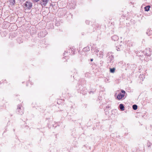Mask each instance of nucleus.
Listing matches in <instances>:
<instances>
[{
  "instance_id": "nucleus-1",
  "label": "nucleus",
  "mask_w": 152,
  "mask_h": 152,
  "mask_svg": "<svg viewBox=\"0 0 152 152\" xmlns=\"http://www.w3.org/2000/svg\"><path fill=\"white\" fill-rule=\"evenodd\" d=\"M121 93H120L118 94L117 96V98L118 100H120L124 98L126 94L125 91L122 90L121 91Z\"/></svg>"
},
{
  "instance_id": "nucleus-2",
  "label": "nucleus",
  "mask_w": 152,
  "mask_h": 152,
  "mask_svg": "<svg viewBox=\"0 0 152 152\" xmlns=\"http://www.w3.org/2000/svg\"><path fill=\"white\" fill-rule=\"evenodd\" d=\"M25 6L27 9H30L32 7V4L30 1H27L25 3Z\"/></svg>"
},
{
  "instance_id": "nucleus-3",
  "label": "nucleus",
  "mask_w": 152,
  "mask_h": 152,
  "mask_svg": "<svg viewBox=\"0 0 152 152\" xmlns=\"http://www.w3.org/2000/svg\"><path fill=\"white\" fill-rule=\"evenodd\" d=\"M47 0H42L40 1V4L42 6H45L48 3Z\"/></svg>"
},
{
  "instance_id": "nucleus-4",
  "label": "nucleus",
  "mask_w": 152,
  "mask_h": 152,
  "mask_svg": "<svg viewBox=\"0 0 152 152\" xmlns=\"http://www.w3.org/2000/svg\"><path fill=\"white\" fill-rule=\"evenodd\" d=\"M119 39L118 37L116 35H114L112 37V39L114 41H117Z\"/></svg>"
},
{
  "instance_id": "nucleus-5",
  "label": "nucleus",
  "mask_w": 152,
  "mask_h": 152,
  "mask_svg": "<svg viewBox=\"0 0 152 152\" xmlns=\"http://www.w3.org/2000/svg\"><path fill=\"white\" fill-rule=\"evenodd\" d=\"M119 107L120 109L122 110H124V106L123 104H120L119 105Z\"/></svg>"
},
{
  "instance_id": "nucleus-6",
  "label": "nucleus",
  "mask_w": 152,
  "mask_h": 152,
  "mask_svg": "<svg viewBox=\"0 0 152 152\" xmlns=\"http://www.w3.org/2000/svg\"><path fill=\"white\" fill-rule=\"evenodd\" d=\"M150 7V6H148L145 7L144 9L145 11H148L149 10V8Z\"/></svg>"
},
{
  "instance_id": "nucleus-7",
  "label": "nucleus",
  "mask_w": 152,
  "mask_h": 152,
  "mask_svg": "<svg viewBox=\"0 0 152 152\" xmlns=\"http://www.w3.org/2000/svg\"><path fill=\"white\" fill-rule=\"evenodd\" d=\"M90 50L89 48L88 47H86L83 48V50L84 51L87 52Z\"/></svg>"
},
{
  "instance_id": "nucleus-8",
  "label": "nucleus",
  "mask_w": 152,
  "mask_h": 152,
  "mask_svg": "<svg viewBox=\"0 0 152 152\" xmlns=\"http://www.w3.org/2000/svg\"><path fill=\"white\" fill-rule=\"evenodd\" d=\"M137 108V106L136 104H134L132 106V108L134 110H136Z\"/></svg>"
},
{
  "instance_id": "nucleus-9",
  "label": "nucleus",
  "mask_w": 152,
  "mask_h": 152,
  "mask_svg": "<svg viewBox=\"0 0 152 152\" xmlns=\"http://www.w3.org/2000/svg\"><path fill=\"white\" fill-rule=\"evenodd\" d=\"M115 70L114 68H110V71L111 73H113L115 72Z\"/></svg>"
},
{
  "instance_id": "nucleus-10",
  "label": "nucleus",
  "mask_w": 152,
  "mask_h": 152,
  "mask_svg": "<svg viewBox=\"0 0 152 152\" xmlns=\"http://www.w3.org/2000/svg\"><path fill=\"white\" fill-rule=\"evenodd\" d=\"M9 1L13 4H14L15 3V0H9Z\"/></svg>"
},
{
  "instance_id": "nucleus-11",
  "label": "nucleus",
  "mask_w": 152,
  "mask_h": 152,
  "mask_svg": "<svg viewBox=\"0 0 152 152\" xmlns=\"http://www.w3.org/2000/svg\"><path fill=\"white\" fill-rule=\"evenodd\" d=\"M20 108H21V107L20 106H18V112L19 113L20 112L19 111V110L20 109Z\"/></svg>"
},
{
  "instance_id": "nucleus-12",
  "label": "nucleus",
  "mask_w": 152,
  "mask_h": 152,
  "mask_svg": "<svg viewBox=\"0 0 152 152\" xmlns=\"http://www.w3.org/2000/svg\"><path fill=\"white\" fill-rule=\"evenodd\" d=\"M86 23H87V24H89V21H88V20H87L86 21Z\"/></svg>"
},
{
  "instance_id": "nucleus-13",
  "label": "nucleus",
  "mask_w": 152,
  "mask_h": 152,
  "mask_svg": "<svg viewBox=\"0 0 152 152\" xmlns=\"http://www.w3.org/2000/svg\"><path fill=\"white\" fill-rule=\"evenodd\" d=\"M39 0H34V1L36 2H37L39 1Z\"/></svg>"
},
{
  "instance_id": "nucleus-14",
  "label": "nucleus",
  "mask_w": 152,
  "mask_h": 152,
  "mask_svg": "<svg viewBox=\"0 0 152 152\" xmlns=\"http://www.w3.org/2000/svg\"><path fill=\"white\" fill-rule=\"evenodd\" d=\"M95 51L96 52L98 53L99 52V50H96Z\"/></svg>"
},
{
  "instance_id": "nucleus-15",
  "label": "nucleus",
  "mask_w": 152,
  "mask_h": 152,
  "mask_svg": "<svg viewBox=\"0 0 152 152\" xmlns=\"http://www.w3.org/2000/svg\"><path fill=\"white\" fill-rule=\"evenodd\" d=\"M93 61V59H91V61Z\"/></svg>"
}]
</instances>
